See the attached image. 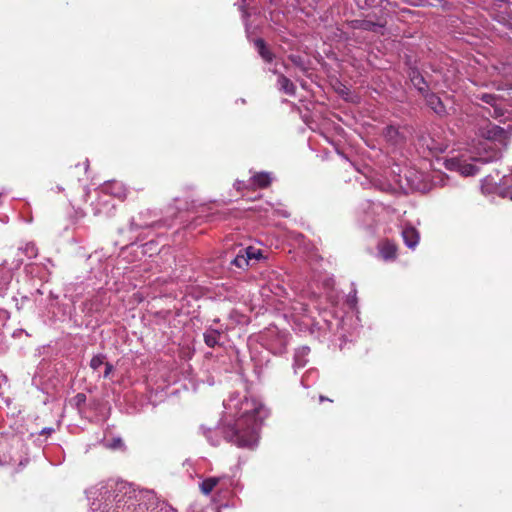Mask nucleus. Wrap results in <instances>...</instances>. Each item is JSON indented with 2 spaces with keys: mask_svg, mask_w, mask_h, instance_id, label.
Instances as JSON below:
<instances>
[{
  "mask_svg": "<svg viewBox=\"0 0 512 512\" xmlns=\"http://www.w3.org/2000/svg\"><path fill=\"white\" fill-rule=\"evenodd\" d=\"M19 250L29 259L35 258L38 255V249L33 242L26 243Z\"/></svg>",
  "mask_w": 512,
  "mask_h": 512,
  "instance_id": "21",
  "label": "nucleus"
},
{
  "mask_svg": "<svg viewBox=\"0 0 512 512\" xmlns=\"http://www.w3.org/2000/svg\"><path fill=\"white\" fill-rule=\"evenodd\" d=\"M274 212L279 215V216H282V217H288L289 216V213L287 212V210H285L284 208H277V209H274Z\"/></svg>",
  "mask_w": 512,
  "mask_h": 512,
  "instance_id": "32",
  "label": "nucleus"
},
{
  "mask_svg": "<svg viewBox=\"0 0 512 512\" xmlns=\"http://www.w3.org/2000/svg\"><path fill=\"white\" fill-rule=\"evenodd\" d=\"M383 210L384 207L382 204L364 200L357 208V219L364 227H372L377 222V218Z\"/></svg>",
  "mask_w": 512,
  "mask_h": 512,
  "instance_id": "4",
  "label": "nucleus"
},
{
  "mask_svg": "<svg viewBox=\"0 0 512 512\" xmlns=\"http://www.w3.org/2000/svg\"><path fill=\"white\" fill-rule=\"evenodd\" d=\"M203 430V434L204 436L207 438V440L209 441V443L213 446H216L219 444L220 442V438H219V433H218V430H213V429H205V428H202Z\"/></svg>",
  "mask_w": 512,
  "mask_h": 512,
  "instance_id": "22",
  "label": "nucleus"
},
{
  "mask_svg": "<svg viewBox=\"0 0 512 512\" xmlns=\"http://www.w3.org/2000/svg\"><path fill=\"white\" fill-rule=\"evenodd\" d=\"M410 80H411L413 86L419 92H421L423 95L428 93V91H427V84L425 82V79L423 78V76L417 70H413L410 73Z\"/></svg>",
  "mask_w": 512,
  "mask_h": 512,
  "instance_id": "17",
  "label": "nucleus"
},
{
  "mask_svg": "<svg viewBox=\"0 0 512 512\" xmlns=\"http://www.w3.org/2000/svg\"><path fill=\"white\" fill-rule=\"evenodd\" d=\"M244 250H252L251 260L252 259H259L261 257V252L259 250H256L253 247L245 248Z\"/></svg>",
  "mask_w": 512,
  "mask_h": 512,
  "instance_id": "30",
  "label": "nucleus"
},
{
  "mask_svg": "<svg viewBox=\"0 0 512 512\" xmlns=\"http://www.w3.org/2000/svg\"><path fill=\"white\" fill-rule=\"evenodd\" d=\"M493 112H489L491 116L498 118L504 115L503 108L496 102L493 106Z\"/></svg>",
  "mask_w": 512,
  "mask_h": 512,
  "instance_id": "28",
  "label": "nucleus"
},
{
  "mask_svg": "<svg viewBox=\"0 0 512 512\" xmlns=\"http://www.w3.org/2000/svg\"><path fill=\"white\" fill-rule=\"evenodd\" d=\"M411 188H413V189H418V186H414V185H412V186H411Z\"/></svg>",
  "mask_w": 512,
  "mask_h": 512,
  "instance_id": "44",
  "label": "nucleus"
},
{
  "mask_svg": "<svg viewBox=\"0 0 512 512\" xmlns=\"http://www.w3.org/2000/svg\"><path fill=\"white\" fill-rule=\"evenodd\" d=\"M268 288L271 291V293H273L278 298L283 297L286 294L285 288L283 287V285L279 283H271Z\"/></svg>",
  "mask_w": 512,
  "mask_h": 512,
  "instance_id": "25",
  "label": "nucleus"
},
{
  "mask_svg": "<svg viewBox=\"0 0 512 512\" xmlns=\"http://www.w3.org/2000/svg\"><path fill=\"white\" fill-rule=\"evenodd\" d=\"M102 191L116 198L123 199L126 197V187L118 181H110L102 186Z\"/></svg>",
  "mask_w": 512,
  "mask_h": 512,
  "instance_id": "12",
  "label": "nucleus"
},
{
  "mask_svg": "<svg viewBox=\"0 0 512 512\" xmlns=\"http://www.w3.org/2000/svg\"><path fill=\"white\" fill-rule=\"evenodd\" d=\"M106 361V356L104 354H97L92 357L90 360V367L94 371H97Z\"/></svg>",
  "mask_w": 512,
  "mask_h": 512,
  "instance_id": "23",
  "label": "nucleus"
},
{
  "mask_svg": "<svg viewBox=\"0 0 512 512\" xmlns=\"http://www.w3.org/2000/svg\"><path fill=\"white\" fill-rule=\"evenodd\" d=\"M23 447V441L19 437L0 439V465L16 463L20 457L17 450Z\"/></svg>",
  "mask_w": 512,
  "mask_h": 512,
  "instance_id": "5",
  "label": "nucleus"
},
{
  "mask_svg": "<svg viewBox=\"0 0 512 512\" xmlns=\"http://www.w3.org/2000/svg\"><path fill=\"white\" fill-rule=\"evenodd\" d=\"M252 250H244L241 249L238 254L231 261V264L237 268L244 269L248 266L249 261L251 260Z\"/></svg>",
  "mask_w": 512,
  "mask_h": 512,
  "instance_id": "15",
  "label": "nucleus"
},
{
  "mask_svg": "<svg viewBox=\"0 0 512 512\" xmlns=\"http://www.w3.org/2000/svg\"><path fill=\"white\" fill-rule=\"evenodd\" d=\"M480 99L487 103V104H490L491 106H493L496 102H498V99L495 95L493 94H488V93H484L481 95Z\"/></svg>",
  "mask_w": 512,
  "mask_h": 512,
  "instance_id": "27",
  "label": "nucleus"
},
{
  "mask_svg": "<svg viewBox=\"0 0 512 512\" xmlns=\"http://www.w3.org/2000/svg\"><path fill=\"white\" fill-rule=\"evenodd\" d=\"M277 85L280 91L289 96H294L296 93V86L294 83L283 74H279Z\"/></svg>",
  "mask_w": 512,
  "mask_h": 512,
  "instance_id": "14",
  "label": "nucleus"
},
{
  "mask_svg": "<svg viewBox=\"0 0 512 512\" xmlns=\"http://www.w3.org/2000/svg\"><path fill=\"white\" fill-rule=\"evenodd\" d=\"M52 431H53V429H51V428H49V429H46V428H45V429H43V430H42V434H44V433H50V432H52Z\"/></svg>",
  "mask_w": 512,
  "mask_h": 512,
  "instance_id": "36",
  "label": "nucleus"
},
{
  "mask_svg": "<svg viewBox=\"0 0 512 512\" xmlns=\"http://www.w3.org/2000/svg\"><path fill=\"white\" fill-rule=\"evenodd\" d=\"M377 24L367 20H356L354 21L353 27L363 30H374Z\"/></svg>",
  "mask_w": 512,
  "mask_h": 512,
  "instance_id": "24",
  "label": "nucleus"
},
{
  "mask_svg": "<svg viewBox=\"0 0 512 512\" xmlns=\"http://www.w3.org/2000/svg\"><path fill=\"white\" fill-rule=\"evenodd\" d=\"M21 263H22V260H19V261L17 262V264H16V267L18 268V267L21 265Z\"/></svg>",
  "mask_w": 512,
  "mask_h": 512,
  "instance_id": "39",
  "label": "nucleus"
},
{
  "mask_svg": "<svg viewBox=\"0 0 512 512\" xmlns=\"http://www.w3.org/2000/svg\"><path fill=\"white\" fill-rule=\"evenodd\" d=\"M401 236L404 244L411 250H414L420 241L419 231L410 223L401 225Z\"/></svg>",
  "mask_w": 512,
  "mask_h": 512,
  "instance_id": "10",
  "label": "nucleus"
},
{
  "mask_svg": "<svg viewBox=\"0 0 512 512\" xmlns=\"http://www.w3.org/2000/svg\"><path fill=\"white\" fill-rule=\"evenodd\" d=\"M12 279V275L10 272H6L5 273V276H4V281L3 283H0L1 285V288H4V286H6Z\"/></svg>",
  "mask_w": 512,
  "mask_h": 512,
  "instance_id": "31",
  "label": "nucleus"
},
{
  "mask_svg": "<svg viewBox=\"0 0 512 512\" xmlns=\"http://www.w3.org/2000/svg\"><path fill=\"white\" fill-rule=\"evenodd\" d=\"M272 180H273V177H272L271 173L259 172V173H256L255 175H253L247 183H245L244 181H236L234 186L239 191L242 189H249L254 186L259 187V188H265L270 185Z\"/></svg>",
  "mask_w": 512,
  "mask_h": 512,
  "instance_id": "7",
  "label": "nucleus"
},
{
  "mask_svg": "<svg viewBox=\"0 0 512 512\" xmlns=\"http://www.w3.org/2000/svg\"><path fill=\"white\" fill-rule=\"evenodd\" d=\"M103 365L105 366L103 377L108 378V377H110L111 373L113 372L114 366L111 363L106 362V361Z\"/></svg>",
  "mask_w": 512,
  "mask_h": 512,
  "instance_id": "29",
  "label": "nucleus"
},
{
  "mask_svg": "<svg viewBox=\"0 0 512 512\" xmlns=\"http://www.w3.org/2000/svg\"><path fill=\"white\" fill-rule=\"evenodd\" d=\"M77 398L79 399V401H82V399H84L85 396L83 394H78Z\"/></svg>",
  "mask_w": 512,
  "mask_h": 512,
  "instance_id": "37",
  "label": "nucleus"
},
{
  "mask_svg": "<svg viewBox=\"0 0 512 512\" xmlns=\"http://www.w3.org/2000/svg\"><path fill=\"white\" fill-rule=\"evenodd\" d=\"M231 483V478L226 475L218 477L214 476L204 479L200 483L199 487L204 495H209L215 488L219 487L220 490H223L230 486Z\"/></svg>",
  "mask_w": 512,
  "mask_h": 512,
  "instance_id": "8",
  "label": "nucleus"
},
{
  "mask_svg": "<svg viewBox=\"0 0 512 512\" xmlns=\"http://www.w3.org/2000/svg\"><path fill=\"white\" fill-rule=\"evenodd\" d=\"M349 301L351 302V304H354V302H355V295H353V297H351V298L349 299Z\"/></svg>",
  "mask_w": 512,
  "mask_h": 512,
  "instance_id": "38",
  "label": "nucleus"
},
{
  "mask_svg": "<svg viewBox=\"0 0 512 512\" xmlns=\"http://www.w3.org/2000/svg\"><path fill=\"white\" fill-rule=\"evenodd\" d=\"M445 167L450 171H457L463 176H474L479 168L476 164L460 158H450L445 161Z\"/></svg>",
  "mask_w": 512,
  "mask_h": 512,
  "instance_id": "6",
  "label": "nucleus"
},
{
  "mask_svg": "<svg viewBox=\"0 0 512 512\" xmlns=\"http://www.w3.org/2000/svg\"><path fill=\"white\" fill-rule=\"evenodd\" d=\"M427 105L438 115L446 114L445 105L441 99L434 93H426L424 95Z\"/></svg>",
  "mask_w": 512,
  "mask_h": 512,
  "instance_id": "13",
  "label": "nucleus"
},
{
  "mask_svg": "<svg viewBox=\"0 0 512 512\" xmlns=\"http://www.w3.org/2000/svg\"><path fill=\"white\" fill-rule=\"evenodd\" d=\"M385 138L393 144H397L401 140V135L398 128L394 126H388L384 131Z\"/></svg>",
  "mask_w": 512,
  "mask_h": 512,
  "instance_id": "20",
  "label": "nucleus"
},
{
  "mask_svg": "<svg viewBox=\"0 0 512 512\" xmlns=\"http://www.w3.org/2000/svg\"><path fill=\"white\" fill-rule=\"evenodd\" d=\"M208 217H210V221H213L214 214L213 215H209Z\"/></svg>",
  "mask_w": 512,
  "mask_h": 512,
  "instance_id": "42",
  "label": "nucleus"
},
{
  "mask_svg": "<svg viewBox=\"0 0 512 512\" xmlns=\"http://www.w3.org/2000/svg\"><path fill=\"white\" fill-rule=\"evenodd\" d=\"M208 217H210V221H213L214 214L213 215H209Z\"/></svg>",
  "mask_w": 512,
  "mask_h": 512,
  "instance_id": "41",
  "label": "nucleus"
},
{
  "mask_svg": "<svg viewBox=\"0 0 512 512\" xmlns=\"http://www.w3.org/2000/svg\"><path fill=\"white\" fill-rule=\"evenodd\" d=\"M378 253L384 261H394L397 258V246L389 240L382 241L378 244Z\"/></svg>",
  "mask_w": 512,
  "mask_h": 512,
  "instance_id": "11",
  "label": "nucleus"
},
{
  "mask_svg": "<svg viewBox=\"0 0 512 512\" xmlns=\"http://www.w3.org/2000/svg\"><path fill=\"white\" fill-rule=\"evenodd\" d=\"M255 48L257 49L259 55L262 57V59L265 62H272L273 60V53L266 47L265 42L262 39H256L254 41Z\"/></svg>",
  "mask_w": 512,
  "mask_h": 512,
  "instance_id": "19",
  "label": "nucleus"
},
{
  "mask_svg": "<svg viewBox=\"0 0 512 512\" xmlns=\"http://www.w3.org/2000/svg\"><path fill=\"white\" fill-rule=\"evenodd\" d=\"M204 342L208 347H215L219 345L221 332L217 329H207L204 333Z\"/></svg>",
  "mask_w": 512,
  "mask_h": 512,
  "instance_id": "18",
  "label": "nucleus"
},
{
  "mask_svg": "<svg viewBox=\"0 0 512 512\" xmlns=\"http://www.w3.org/2000/svg\"><path fill=\"white\" fill-rule=\"evenodd\" d=\"M310 353V348L308 346H302L295 351L294 354V368L299 369L306 365L307 356Z\"/></svg>",
  "mask_w": 512,
  "mask_h": 512,
  "instance_id": "16",
  "label": "nucleus"
},
{
  "mask_svg": "<svg viewBox=\"0 0 512 512\" xmlns=\"http://www.w3.org/2000/svg\"><path fill=\"white\" fill-rule=\"evenodd\" d=\"M481 190L484 194L496 193L503 198L512 200V170L508 175H504L499 181L489 175L482 181Z\"/></svg>",
  "mask_w": 512,
  "mask_h": 512,
  "instance_id": "3",
  "label": "nucleus"
},
{
  "mask_svg": "<svg viewBox=\"0 0 512 512\" xmlns=\"http://www.w3.org/2000/svg\"><path fill=\"white\" fill-rule=\"evenodd\" d=\"M492 131L494 132V135H497V134L505 135L504 129H502L500 127H494Z\"/></svg>",
  "mask_w": 512,
  "mask_h": 512,
  "instance_id": "33",
  "label": "nucleus"
},
{
  "mask_svg": "<svg viewBox=\"0 0 512 512\" xmlns=\"http://www.w3.org/2000/svg\"><path fill=\"white\" fill-rule=\"evenodd\" d=\"M244 2L245 1L243 0L239 7H240V9L242 11V17L245 19L248 14H247V11L244 9Z\"/></svg>",
  "mask_w": 512,
  "mask_h": 512,
  "instance_id": "34",
  "label": "nucleus"
},
{
  "mask_svg": "<svg viewBox=\"0 0 512 512\" xmlns=\"http://www.w3.org/2000/svg\"><path fill=\"white\" fill-rule=\"evenodd\" d=\"M324 400H326V398L323 396H320V401H324Z\"/></svg>",
  "mask_w": 512,
  "mask_h": 512,
  "instance_id": "43",
  "label": "nucleus"
},
{
  "mask_svg": "<svg viewBox=\"0 0 512 512\" xmlns=\"http://www.w3.org/2000/svg\"><path fill=\"white\" fill-rule=\"evenodd\" d=\"M62 190H63V188H62L61 186H57V191H58V192H60V191H62Z\"/></svg>",
  "mask_w": 512,
  "mask_h": 512,
  "instance_id": "40",
  "label": "nucleus"
},
{
  "mask_svg": "<svg viewBox=\"0 0 512 512\" xmlns=\"http://www.w3.org/2000/svg\"><path fill=\"white\" fill-rule=\"evenodd\" d=\"M484 154L477 158H473L475 162L490 163L499 160L502 157V151L499 143L496 141H486L484 143Z\"/></svg>",
  "mask_w": 512,
  "mask_h": 512,
  "instance_id": "9",
  "label": "nucleus"
},
{
  "mask_svg": "<svg viewBox=\"0 0 512 512\" xmlns=\"http://www.w3.org/2000/svg\"><path fill=\"white\" fill-rule=\"evenodd\" d=\"M275 66H278V63H275ZM270 71L274 74H281L276 67L270 68Z\"/></svg>",
  "mask_w": 512,
  "mask_h": 512,
  "instance_id": "35",
  "label": "nucleus"
},
{
  "mask_svg": "<svg viewBox=\"0 0 512 512\" xmlns=\"http://www.w3.org/2000/svg\"><path fill=\"white\" fill-rule=\"evenodd\" d=\"M292 316H299L304 314L307 311L306 305L300 302H295L291 306Z\"/></svg>",
  "mask_w": 512,
  "mask_h": 512,
  "instance_id": "26",
  "label": "nucleus"
},
{
  "mask_svg": "<svg viewBox=\"0 0 512 512\" xmlns=\"http://www.w3.org/2000/svg\"><path fill=\"white\" fill-rule=\"evenodd\" d=\"M93 512H174L154 491L135 489L124 481H108L87 491Z\"/></svg>",
  "mask_w": 512,
  "mask_h": 512,
  "instance_id": "1",
  "label": "nucleus"
},
{
  "mask_svg": "<svg viewBox=\"0 0 512 512\" xmlns=\"http://www.w3.org/2000/svg\"><path fill=\"white\" fill-rule=\"evenodd\" d=\"M223 405L227 416L234 419L233 424L222 427L224 438L243 448L257 446L262 423L269 415L261 400L233 394Z\"/></svg>",
  "mask_w": 512,
  "mask_h": 512,
  "instance_id": "2",
  "label": "nucleus"
}]
</instances>
